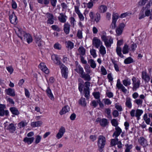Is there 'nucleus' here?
Wrapping results in <instances>:
<instances>
[{"label":"nucleus","mask_w":152,"mask_h":152,"mask_svg":"<svg viewBox=\"0 0 152 152\" xmlns=\"http://www.w3.org/2000/svg\"><path fill=\"white\" fill-rule=\"evenodd\" d=\"M75 71L79 74L80 77L85 80L89 81L91 80V77L90 75L88 74H86L83 68L80 64L76 65Z\"/></svg>","instance_id":"obj_1"},{"label":"nucleus","mask_w":152,"mask_h":152,"mask_svg":"<svg viewBox=\"0 0 152 152\" xmlns=\"http://www.w3.org/2000/svg\"><path fill=\"white\" fill-rule=\"evenodd\" d=\"M106 143V139L102 135L99 136L98 139L97 144L99 151L102 152L104 148Z\"/></svg>","instance_id":"obj_2"},{"label":"nucleus","mask_w":152,"mask_h":152,"mask_svg":"<svg viewBox=\"0 0 152 152\" xmlns=\"http://www.w3.org/2000/svg\"><path fill=\"white\" fill-rule=\"evenodd\" d=\"M60 68L61 69L62 76L65 79H67L68 73V70L67 67L63 64H62L61 66H60Z\"/></svg>","instance_id":"obj_3"},{"label":"nucleus","mask_w":152,"mask_h":152,"mask_svg":"<svg viewBox=\"0 0 152 152\" xmlns=\"http://www.w3.org/2000/svg\"><path fill=\"white\" fill-rule=\"evenodd\" d=\"M133 87L132 90L133 91H136L139 87L140 85V81L137 80L135 77H133L132 79Z\"/></svg>","instance_id":"obj_4"},{"label":"nucleus","mask_w":152,"mask_h":152,"mask_svg":"<svg viewBox=\"0 0 152 152\" xmlns=\"http://www.w3.org/2000/svg\"><path fill=\"white\" fill-rule=\"evenodd\" d=\"M9 19L11 23L15 25L17 23V18L13 11H12V14H10Z\"/></svg>","instance_id":"obj_5"},{"label":"nucleus","mask_w":152,"mask_h":152,"mask_svg":"<svg viewBox=\"0 0 152 152\" xmlns=\"http://www.w3.org/2000/svg\"><path fill=\"white\" fill-rule=\"evenodd\" d=\"M15 31L18 36L20 37L22 40H23V37L26 33L25 32L22 31L21 28H16L15 29Z\"/></svg>","instance_id":"obj_6"},{"label":"nucleus","mask_w":152,"mask_h":152,"mask_svg":"<svg viewBox=\"0 0 152 152\" xmlns=\"http://www.w3.org/2000/svg\"><path fill=\"white\" fill-rule=\"evenodd\" d=\"M65 132V129L63 126H61L59 129L58 132L56 135V137L58 139L61 138Z\"/></svg>","instance_id":"obj_7"},{"label":"nucleus","mask_w":152,"mask_h":152,"mask_svg":"<svg viewBox=\"0 0 152 152\" xmlns=\"http://www.w3.org/2000/svg\"><path fill=\"white\" fill-rule=\"evenodd\" d=\"M92 43L93 45L97 48L100 47V45H101L102 44V43L100 40L96 37H94L93 38Z\"/></svg>","instance_id":"obj_8"},{"label":"nucleus","mask_w":152,"mask_h":152,"mask_svg":"<svg viewBox=\"0 0 152 152\" xmlns=\"http://www.w3.org/2000/svg\"><path fill=\"white\" fill-rule=\"evenodd\" d=\"M116 87L118 89H121L122 91L124 93H126L127 91V90L121 83L120 80L118 79L117 80L116 84Z\"/></svg>","instance_id":"obj_9"},{"label":"nucleus","mask_w":152,"mask_h":152,"mask_svg":"<svg viewBox=\"0 0 152 152\" xmlns=\"http://www.w3.org/2000/svg\"><path fill=\"white\" fill-rule=\"evenodd\" d=\"M51 59L54 61V62L56 64L58 65L59 66H61L62 64H63L61 62L58 60V58L57 56L53 54L51 56Z\"/></svg>","instance_id":"obj_10"},{"label":"nucleus","mask_w":152,"mask_h":152,"mask_svg":"<svg viewBox=\"0 0 152 152\" xmlns=\"http://www.w3.org/2000/svg\"><path fill=\"white\" fill-rule=\"evenodd\" d=\"M39 68L45 73L48 74L49 72V70L47 68L45 64L43 63H41L39 66Z\"/></svg>","instance_id":"obj_11"},{"label":"nucleus","mask_w":152,"mask_h":152,"mask_svg":"<svg viewBox=\"0 0 152 152\" xmlns=\"http://www.w3.org/2000/svg\"><path fill=\"white\" fill-rule=\"evenodd\" d=\"M96 121H99L100 125L102 127L106 126L108 125L109 123L107 119L105 118L100 119L99 118H98Z\"/></svg>","instance_id":"obj_12"},{"label":"nucleus","mask_w":152,"mask_h":152,"mask_svg":"<svg viewBox=\"0 0 152 152\" xmlns=\"http://www.w3.org/2000/svg\"><path fill=\"white\" fill-rule=\"evenodd\" d=\"M139 143L143 147L148 145L147 141L146 139L143 137H140L138 139Z\"/></svg>","instance_id":"obj_13"},{"label":"nucleus","mask_w":152,"mask_h":152,"mask_svg":"<svg viewBox=\"0 0 152 152\" xmlns=\"http://www.w3.org/2000/svg\"><path fill=\"white\" fill-rule=\"evenodd\" d=\"M125 26V25L124 23H121L120 24L118 28L116 29V33L118 35H121L122 32Z\"/></svg>","instance_id":"obj_14"},{"label":"nucleus","mask_w":152,"mask_h":152,"mask_svg":"<svg viewBox=\"0 0 152 152\" xmlns=\"http://www.w3.org/2000/svg\"><path fill=\"white\" fill-rule=\"evenodd\" d=\"M142 78L145 81L148 82L150 80V77L148 75L145 71H143L142 73Z\"/></svg>","instance_id":"obj_15"},{"label":"nucleus","mask_w":152,"mask_h":152,"mask_svg":"<svg viewBox=\"0 0 152 152\" xmlns=\"http://www.w3.org/2000/svg\"><path fill=\"white\" fill-rule=\"evenodd\" d=\"M23 37V40L26 41L28 43H29L32 42V39L30 34L26 33Z\"/></svg>","instance_id":"obj_16"},{"label":"nucleus","mask_w":152,"mask_h":152,"mask_svg":"<svg viewBox=\"0 0 152 152\" xmlns=\"http://www.w3.org/2000/svg\"><path fill=\"white\" fill-rule=\"evenodd\" d=\"M70 110V108L68 106H65L62 108V110L59 112V114L61 115L65 114L68 112Z\"/></svg>","instance_id":"obj_17"},{"label":"nucleus","mask_w":152,"mask_h":152,"mask_svg":"<svg viewBox=\"0 0 152 152\" xmlns=\"http://www.w3.org/2000/svg\"><path fill=\"white\" fill-rule=\"evenodd\" d=\"M115 131L113 133V136L118 137L122 132V130L119 126L115 127Z\"/></svg>","instance_id":"obj_18"},{"label":"nucleus","mask_w":152,"mask_h":152,"mask_svg":"<svg viewBox=\"0 0 152 152\" xmlns=\"http://www.w3.org/2000/svg\"><path fill=\"white\" fill-rule=\"evenodd\" d=\"M118 18V16L117 15L114 14L113 15L112 22L111 24V26H112V29H114L115 28L116 26V23Z\"/></svg>","instance_id":"obj_19"},{"label":"nucleus","mask_w":152,"mask_h":152,"mask_svg":"<svg viewBox=\"0 0 152 152\" xmlns=\"http://www.w3.org/2000/svg\"><path fill=\"white\" fill-rule=\"evenodd\" d=\"M107 7L104 5H100L98 7V12L100 13L105 12L107 10Z\"/></svg>","instance_id":"obj_20"},{"label":"nucleus","mask_w":152,"mask_h":152,"mask_svg":"<svg viewBox=\"0 0 152 152\" xmlns=\"http://www.w3.org/2000/svg\"><path fill=\"white\" fill-rule=\"evenodd\" d=\"M5 91L6 92V94L8 95L12 96H15V91L13 89L9 88L6 89Z\"/></svg>","instance_id":"obj_21"},{"label":"nucleus","mask_w":152,"mask_h":152,"mask_svg":"<svg viewBox=\"0 0 152 152\" xmlns=\"http://www.w3.org/2000/svg\"><path fill=\"white\" fill-rule=\"evenodd\" d=\"M67 17L64 14L61 13L58 18L59 20L61 23H65L66 21V18Z\"/></svg>","instance_id":"obj_22"},{"label":"nucleus","mask_w":152,"mask_h":152,"mask_svg":"<svg viewBox=\"0 0 152 152\" xmlns=\"http://www.w3.org/2000/svg\"><path fill=\"white\" fill-rule=\"evenodd\" d=\"M46 92L47 95L49 97L50 99L53 100L54 99V96L52 93L51 90L50 88L49 87H48L46 90Z\"/></svg>","instance_id":"obj_23"},{"label":"nucleus","mask_w":152,"mask_h":152,"mask_svg":"<svg viewBox=\"0 0 152 152\" xmlns=\"http://www.w3.org/2000/svg\"><path fill=\"white\" fill-rule=\"evenodd\" d=\"M125 105L126 107L129 109L131 108L132 107V103L131 99L130 97H127L126 99Z\"/></svg>","instance_id":"obj_24"},{"label":"nucleus","mask_w":152,"mask_h":152,"mask_svg":"<svg viewBox=\"0 0 152 152\" xmlns=\"http://www.w3.org/2000/svg\"><path fill=\"white\" fill-rule=\"evenodd\" d=\"M99 52L102 56H104L106 53V50L105 47L102 45H101L99 48Z\"/></svg>","instance_id":"obj_25"},{"label":"nucleus","mask_w":152,"mask_h":152,"mask_svg":"<svg viewBox=\"0 0 152 152\" xmlns=\"http://www.w3.org/2000/svg\"><path fill=\"white\" fill-rule=\"evenodd\" d=\"M42 124V122L41 121L33 122L31 123V126L33 127L40 126Z\"/></svg>","instance_id":"obj_26"},{"label":"nucleus","mask_w":152,"mask_h":152,"mask_svg":"<svg viewBox=\"0 0 152 152\" xmlns=\"http://www.w3.org/2000/svg\"><path fill=\"white\" fill-rule=\"evenodd\" d=\"M143 113V111L142 110L137 109L136 110L135 116L137 118L138 120L140 119V117Z\"/></svg>","instance_id":"obj_27"},{"label":"nucleus","mask_w":152,"mask_h":152,"mask_svg":"<svg viewBox=\"0 0 152 152\" xmlns=\"http://www.w3.org/2000/svg\"><path fill=\"white\" fill-rule=\"evenodd\" d=\"M34 139V137L28 138L26 137L23 139V141L26 143H27L28 144H31L33 141Z\"/></svg>","instance_id":"obj_28"},{"label":"nucleus","mask_w":152,"mask_h":152,"mask_svg":"<svg viewBox=\"0 0 152 152\" xmlns=\"http://www.w3.org/2000/svg\"><path fill=\"white\" fill-rule=\"evenodd\" d=\"M70 25L68 23H65L64 26V31L66 34L69 33L70 30Z\"/></svg>","instance_id":"obj_29"},{"label":"nucleus","mask_w":152,"mask_h":152,"mask_svg":"<svg viewBox=\"0 0 152 152\" xmlns=\"http://www.w3.org/2000/svg\"><path fill=\"white\" fill-rule=\"evenodd\" d=\"M5 106L4 104H0V116H3L4 115Z\"/></svg>","instance_id":"obj_30"},{"label":"nucleus","mask_w":152,"mask_h":152,"mask_svg":"<svg viewBox=\"0 0 152 152\" xmlns=\"http://www.w3.org/2000/svg\"><path fill=\"white\" fill-rule=\"evenodd\" d=\"M10 109L13 114L18 115L19 114V112L18 110L15 107H11Z\"/></svg>","instance_id":"obj_31"},{"label":"nucleus","mask_w":152,"mask_h":152,"mask_svg":"<svg viewBox=\"0 0 152 152\" xmlns=\"http://www.w3.org/2000/svg\"><path fill=\"white\" fill-rule=\"evenodd\" d=\"M88 63L90 64L91 67L94 69L96 66V64L95 61L92 59H90L88 61Z\"/></svg>","instance_id":"obj_32"},{"label":"nucleus","mask_w":152,"mask_h":152,"mask_svg":"<svg viewBox=\"0 0 152 152\" xmlns=\"http://www.w3.org/2000/svg\"><path fill=\"white\" fill-rule=\"evenodd\" d=\"M16 128L14 124H9L8 127V129L11 133H13L15 130Z\"/></svg>","instance_id":"obj_33"},{"label":"nucleus","mask_w":152,"mask_h":152,"mask_svg":"<svg viewBox=\"0 0 152 152\" xmlns=\"http://www.w3.org/2000/svg\"><path fill=\"white\" fill-rule=\"evenodd\" d=\"M122 83L124 86H127L131 84V80L128 78H126L123 80Z\"/></svg>","instance_id":"obj_34"},{"label":"nucleus","mask_w":152,"mask_h":152,"mask_svg":"<svg viewBox=\"0 0 152 152\" xmlns=\"http://www.w3.org/2000/svg\"><path fill=\"white\" fill-rule=\"evenodd\" d=\"M66 47L69 49H72L74 47V44L70 41H68L66 42Z\"/></svg>","instance_id":"obj_35"},{"label":"nucleus","mask_w":152,"mask_h":152,"mask_svg":"<svg viewBox=\"0 0 152 152\" xmlns=\"http://www.w3.org/2000/svg\"><path fill=\"white\" fill-rule=\"evenodd\" d=\"M121 49L120 47H117L116 51L117 54L121 58H123L124 56L121 53Z\"/></svg>","instance_id":"obj_36"},{"label":"nucleus","mask_w":152,"mask_h":152,"mask_svg":"<svg viewBox=\"0 0 152 152\" xmlns=\"http://www.w3.org/2000/svg\"><path fill=\"white\" fill-rule=\"evenodd\" d=\"M80 56H83L85 55V49L83 47H80L78 50Z\"/></svg>","instance_id":"obj_37"},{"label":"nucleus","mask_w":152,"mask_h":152,"mask_svg":"<svg viewBox=\"0 0 152 152\" xmlns=\"http://www.w3.org/2000/svg\"><path fill=\"white\" fill-rule=\"evenodd\" d=\"M101 19V16L100 14L97 12L96 14V15L94 18V21H96V23H98Z\"/></svg>","instance_id":"obj_38"},{"label":"nucleus","mask_w":152,"mask_h":152,"mask_svg":"<svg viewBox=\"0 0 152 152\" xmlns=\"http://www.w3.org/2000/svg\"><path fill=\"white\" fill-rule=\"evenodd\" d=\"M117 137H115V139H111L110 145L112 146H114L117 144V142L118 140Z\"/></svg>","instance_id":"obj_39"},{"label":"nucleus","mask_w":152,"mask_h":152,"mask_svg":"<svg viewBox=\"0 0 152 152\" xmlns=\"http://www.w3.org/2000/svg\"><path fill=\"white\" fill-rule=\"evenodd\" d=\"M123 53L124 54H126L129 52V46L126 44H125L123 47L122 50Z\"/></svg>","instance_id":"obj_40"},{"label":"nucleus","mask_w":152,"mask_h":152,"mask_svg":"<svg viewBox=\"0 0 152 152\" xmlns=\"http://www.w3.org/2000/svg\"><path fill=\"white\" fill-rule=\"evenodd\" d=\"M108 45H105L106 47H109L111 46V44L113 43V39L111 37H109L108 39L106 40Z\"/></svg>","instance_id":"obj_41"},{"label":"nucleus","mask_w":152,"mask_h":152,"mask_svg":"<svg viewBox=\"0 0 152 152\" xmlns=\"http://www.w3.org/2000/svg\"><path fill=\"white\" fill-rule=\"evenodd\" d=\"M27 124V122L26 121H23L20 122L18 124V126L20 128H21L24 127L25 126H26Z\"/></svg>","instance_id":"obj_42"},{"label":"nucleus","mask_w":152,"mask_h":152,"mask_svg":"<svg viewBox=\"0 0 152 152\" xmlns=\"http://www.w3.org/2000/svg\"><path fill=\"white\" fill-rule=\"evenodd\" d=\"M109 37H107L106 36L103 35L101 36V39L104 42L105 45H108V44H107L106 40L108 39Z\"/></svg>","instance_id":"obj_43"},{"label":"nucleus","mask_w":152,"mask_h":152,"mask_svg":"<svg viewBox=\"0 0 152 152\" xmlns=\"http://www.w3.org/2000/svg\"><path fill=\"white\" fill-rule=\"evenodd\" d=\"M84 93L85 94V96L87 99L90 96L89 89H84Z\"/></svg>","instance_id":"obj_44"},{"label":"nucleus","mask_w":152,"mask_h":152,"mask_svg":"<svg viewBox=\"0 0 152 152\" xmlns=\"http://www.w3.org/2000/svg\"><path fill=\"white\" fill-rule=\"evenodd\" d=\"M132 62H133V60L130 57L126 58L124 61V63L125 64H129Z\"/></svg>","instance_id":"obj_45"},{"label":"nucleus","mask_w":152,"mask_h":152,"mask_svg":"<svg viewBox=\"0 0 152 152\" xmlns=\"http://www.w3.org/2000/svg\"><path fill=\"white\" fill-rule=\"evenodd\" d=\"M79 103L80 104L84 106H86V103L85 100V99L83 98H81L80 100Z\"/></svg>","instance_id":"obj_46"},{"label":"nucleus","mask_w":152,"mask_h":152,"mask_svg":"<svg viewBox=\"0 0 152 152\" xmlns=\"http://www.w3.org/2000/svg\"><path fill=\"white\" fill-rule=\"evenodd\" d=\"M53 47L55 49L59 50L61 49L62 48L61 45L58 42L56 43L54 45Z\"/></svg>","instance_id":"obj_47"},{"label":"nucleus","mask_w":152,"mask_h":152,"mask_svg":"<svg viewBox=\"0 0 152 152\" xmlns=\"http://www.w3.org/2000/svg\"><path fill=\"white\" fill-rule=\"evenodd\" d=\"M125 146L126 148L125 150V152H130V150L132 148V145L126 144Z\"/></svg>","instance_id":"obj_48"},{"label":"nucleus","mask_w":152,"mask_h":152,"mask_svg":"<svg viewBox=\"0 0 152 152\" xmlns=\"http://www.w3.org/2000/svg\"><path fill=\"white\" fill-rule=\"evenodd\" d=\"M90 52L91 55L94 58H95L96 57L97 55L96 53V51L95 49H92L91 50H90Z\"/></svg>","instance_id":"obj_49"},{"label":"nucleus","mask_w":152,"mask_h":152,"mask_svg":"<svg viewBox=\"0 0 152 152\" xmlns=\"http://www.w3.org/2000/svg\"><path fill=\"white\" fill-rule=\"evenodd\" d=\"M134 102L138 105H142L143 102V101L142 100L139 99L135 100Z\"/></svg>","instance_id":"obj_50"},{"label":"nucleus","mask_w":152,"mask_h":152,"mask_svg":"<svg viewBox=\"0 0 152 152\" xmlns=\"http://www.w3.org/2000/svg\"><path fill=\"white\" fill-rule=\"evenodd\" d=\"M112 62L114 64V67L115 70L117 72L119 71V68L118 65L116 63V62L115 61H112Z\"/></svg>","instance_id":"obj_51"},{"label":"nucleus","mask_w":152,"mask_h":152,"mask_svg":"<svg viewBox=\"0 0 152 152\" xmlns=\"http://www.w3.org/2000/svg\"><path fill=\"white\" fill-rule=\"evenodd\" d=\"M106 94L107 96L109 98H112L113 96V93L112 92L109 91L108 90L106 91Z\"/></svg>","instance_id":"obj_52"},{"label":"nucleus","mask_w":152,"mask_h":152,"mask_svg":"<svg viewBox=\"0 0 152 152\" xmlns=\"http://www.w3.org/2000/svg\"><path fill=\"white\" fill-rule=\"evenodd\" d=\"M112 124L113 126L116 127H117L118 123L117 121L115 119H113L111 121Z\"/></svg>","instance_id":"obj_53"},{"label":"nucleus","mask_w":152,"mask_h":152,"mask_svg":"<svg viewBox=\"0 0 152 152\" xmlns=\"http://www.w3.org/2000/svg\"><path fill=\"white\" fill-rule=\"evenodd\" d=\"M45 16L48 19L49 18H54L53 14L49 12H48L46 13Z\"/></svg>","instance_id":"obj_54"},{"label":"nucleus","mask_w":152,"mask_h":152,"mask_svg":"<svg viewBox=\"0 0 152 152\" xmlns=\"http://www.w3.org/2000/svg\"><path fill=\"white\" fill-rule=\"evenodd\" d=\"M42 137L39 135H38L36 136V138L35 142L36 144L38 143L40 141Z\"/></svg>","instance_id":"obj_55"},{"label":"nucleus","mask_w":152,"mask_h":152,"mask_svg":"<svg viewBox=\"0 0 152 152\" xmlns=\"http://www.w3.org/2000/svg\"><path fill=\"white\" fill-rule=\"evenodd\" d=\"M102 74L103 75H105L107 74V72L105 68L103 66H102L101 69Z\"/></svg>","instance_id":"obj_56"},{"label":"nucleus","mask_w":152,"mask_h":152,"mask_svg":"<svg viewBox=\"0 0 152 152\" xmlns=\"http://www.w3.org/2000/svg\"><path fill=\"white\" fill-rule=\"evenodd\" d=\"M115 108L118 110L119 111H122L123 109L121 107V106L120 105H119L118 104H115Z\"/></svg>","instance_id":"obj_57"},{"label":"nucleus","mask_w":152,"mask_h":152,"mask_svg":"<svg viewBox=\"0 0 152 152\" xmlns=\"http://www.w3.org/2000/svg\"><path fill=\"white\" fill-rule=\"evenodd\" d=\"M77 36L79 39H81L82 38V33L81 30H78L77 34Z\"/></svg>","instance_id":"obj_58"},{"label":"nucleus","mask_w":152,"mask_h":152,"mask_svg":"<svg viewBox=\"0 0 152 152\" xmlns=\"http://www.w3.org/2000/svg\"><path fill=\"white\" fill-rule=\"evenodd\" d=\"M105 104L109 105L111 104V102L108 99H103Z\"/></svg>","instance_id":"obj_59"},{"label":"nucleus","mask_w":152,"mask_h":152,"mask_svg":"<svg viewBox=\"0 0 152 152\" xmlns=\"http://www.w3.org/2000/svg\"><path fill=\"white\" fill-rule=\"evenodd\" d=\"M54 18H49L47 20V23H49L51 24H53L54 22Z\"/></svg>","instance_id":"obj_60"},{"label":"nucleus","mask_w":152,"mask_h":152,"mask_svg":"<svg viewBox=\"0 0 152 152\" xmlns=\"http://www.w3.org/2000/svg\"><path fill=\"white\" fill-rule=\"evenodd\" d=\"M79 19L80 21H83L84 19V18L83 15L81 13L77 14Z\"/></svg>","instance_id":"obj_61"},{"label":"nucleus","mask_w":152,"mask_h":152,"mask_svg":"<svg viewBox=\"0 0 152 152\" xmlns=\"http://www.w3.org/2000/svg\"><path fill=\"white\" fill-rule=\"evenodd\" d=\"M6 68L8 71L10 72V74H11L13 72V69L12 66H10L7 67Z\"/></svg>","instance_id":"obj_62"},{"label":"nucleus","mask_w":152,"mask_h":152,"mask_svg":"<svg viewBox=\"0 0 152 152\" xmlns=\"http://www.w3.org/2000/svg\"><path fill=\"white\" fill-rule=\"evenodd\" d=\"M42 36L41 35H39L38 36H37L35 37V42H38L42 41Z\"/></svg>","instance_id":"obj_63"},{"label":"nucleus","mask_w":152,"mask_h":152,"mask_svg":"<svg viewBox=\"0 0 152 152\" xmlns=\"http://www.w3.org/2000/svg\"><path fill=\"white\" fill-rule=\"evenodd\" d=\"M75 12L77 14L80 13V11L79 10V6H75Z\"/></svg>","instance_id":"obj_64"}]
</instances>
